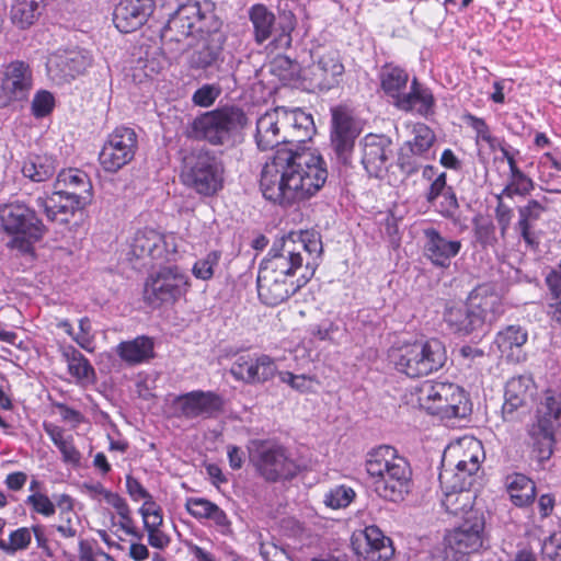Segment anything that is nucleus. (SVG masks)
I'll return each mask as SVG.
<instances>
[{"label": "nucleus", "instance_id": "f257e3e1", "mask_svg": "<svg viewBox=\"0 0 561 561\" xmlns=\"http://www.w3.org/2000/svg\"><path fill=\"white\" fill-rule=\"evenodd\" d=\"M328 180L327 163L311 150L278 149L261 172L263 196L284 207L314 196Z\"/></svg>", "mask_w": 561, "mask_h": 561}, {"label": "nucleus", "instance_id": "f03ea898", "mask_svg": "<svg viewBox=\"0 0 561 561\" xmlns=\"http://www.w3.org/2000/svg\"><path fill=\"white\" fill-rule=\"evenodd\" d=\"M504 312L503 297L495 285L481 284L469 293L463 305H447L444 321L455 334L468 336L490 330Z\"/></svg>", "mask_w": 561, "mask_h": 561}, {"label": "nucleus", "instance_id": "7ed1b4c3", "mask_svg": "<svg viewBox=\"0 0 561 561\" xmlns=\"http://www.w3.org/2000/svg\"><path fill=\"white\" fill-rule=\"evenodd\" d=\"M91 198L92 184L89 175L79 169H68L58 173L54 192L35 198V206L45 214L47 220L67 224Z\"/></svg>", "mask_w": 561, "mask_h": 561}, {"label": "nucleus", "instance_id": "20e7f679", "mask_svg": "<svg viewBox=\"0 0 561 561\" xmlns=\"http://www.w3.org/2000/svg\"><path fill=\"white\" fill-rule=\"evenodd\" d=\"M365 467L374 479L376 493L391 502H399L409 494L412 485V470L405 457L388 445L371 449L366 455Z\"/></svg>", "mask_w": 561, "mask_h": 561}, {"label": "nucleus", "instance_id": "39448f33", "mask_svg": "<svg viewBox=\"0 0 561 561\" xmlns=\"http://www.w3.org/2000/svg\"><path fill=\"white\" fill-rule=\"evenodd\" d=\"M248 124L244 111L236 105H224L196 116L186 128L188 138L211 146L232 147Z\"/></svg>", "mask_w": 561, "mask_h": 561}, {"label": "nucleus", "instance_id": "423d86ee", "mask_svg": "<svg viewBox=\"0 0 561 561\" xmlns=\"http://www.w3.org/2000/svg\"><path fill=\"white\" fill-rule=\"evenodd\" d=\"M388 358L400 374L420 378L439 370L447 360V352L440 340L421 339L392 346Z\"/></svg>", "mask_w": 561, "mask_h": 561}, {"label": "nucleus", "instance_id": "0eeeda50", "mask_svg": "<svg viewBox=\"0 0 561 561\" xmlns=\"http://www.w3.org/2000/svg\"><path fill=\"white\" fill-rule=\"evenodd\" d=\"M215 9L216 4L211 0L190 1L180 5L169 18L161 37L181 42L195 33L203 35L205 30L221 28L222 22Z\"/></svg>", "mask_w": 561, "mask_h": 561}, {"label": "nucleus", "instance_id": "6e6552de", "mask_svg": "<svg viewBox=\"0 0 561 561\" xmlns=\"http://www.w3.org/2000/svg\"><path fill=\"white\" fill-rule=\"evenodd\" d=\"M0 225L14 236L8 247L23 254L33 252V244L45 234V226L34 209L23 203H11L0 207Z\"/></svg>", "mask_w": 561, "mask_h": 561}, {"label": "nucleus", "instance_id": "1a4fd4ad", "mask_svg": "<svg viewBox=\"0 0 561 561\" xmlns=\"http://www.w3.org/2000/svg\"><path fill=\"white\" fill-rule=\"evenodd\" d=\"M417 393L420 405L440 419L466 417L471 412L465 391L455 383L425 381Z\"/></svg>", "mask_w": 561, "mask_h": 561}, {"label": "nucleus", "instance_id": "9d476101", "mask_svg": "<svg viewBox=\"0 0 561 561\" xmlns=\"http://www.w3.org/2000/svg\"><path fill=\"white\" fill-rule=\"evenodd\" d=\"M249 19L257 45L264 44L274 35L272 44L275 48L287 49L291 46V33L297 25L296 16L291 11H283L276 23L275 14L266 5L256 3L249 9Z\"/></svg>", "mask_w": 561, "mask_h": 561}, {"label": "nucleus", "instance_id": "9b49d317", "mask_svg": "<svg viewBox=\"0 0 561 561\" xmlns=\"http://www.w3.org/2000/svg\"><path fill=\"white\" fill-rule=\"evenodd\" d=\"M184 185L199 195L213 196L224 185L222 163L209 151H199L184 159Z\"/></svg>", "mask_w": 561, "mask_h": 561}, {"label": "nucleus", "instance_id": "f8f14e48", "mask_svg": "<svg viewBox=\"0 0 561 561\" xmlns=\"http://www.w3.org/2000/svg\"><path fill=\"white\" fill-rule=\"evenodd\" d=\"M187 287V276L178 266H164L147 278L144 298L152 307L173 304L186 293Z\"/></svg>", "mask_w": 561, "mask_h": 561}, {"label": "nucleus", "instance_id": "ddd939ff", "mask_svg": "<svg viewBox=\"0 0 561 561\" xmlns=\"http://www.w3.org/2000/svg\"><path fill=\"white\" fill-rule=\"evenodd\" d=\"M250 460L257 472L271 482L291 479L298 471L297 465L286 455L285 449L268 442L254 443L250 450Z\"/></svg>", "mask_w": 561, "mask_h": 561}, {"label": "nucleus", "instance_id": "4468645a", "mask_svg": "<svg viewBox=\"0 0 561 561\" xmlns=\"http://www.w3.org/2000/svg\"><path fill=\"white\" fill-rule=\"evenodd\" d=\"M484 516L481 511L469 512L461 523L445 536L447 554L458 561L467 554L479 551L483 542Z\"/></svg>", "mask_w": 561, "mask_h": 561}, {"label": "nucleus", "instance_id": "2eb2a0df", "mask_svg": "<svg viewBox=\"0 0 561 561\" xmlns=\"http://www.w3.org/2000/svg\"><path fill=\"white\" fill-rule=\"evenodd\" d=\"M136 149L135 130L125 126L116 127L100 151V164L106 172L115 173L133 160Z\"/></svg>", "mask_w": 561, "mask_h": 561}, {"label": "nucleus", "instance_id": "dca6fc26", "mask_svg": "<svg viewBox=\"0 0 561 561\" xmlns=\"http://www.w3.org/2000/svg\"><path fill=\"white\" fill-rule=\"evenodd\" d=\"M304 248L302 243H294L293 238L283 237L276 240L261 262L259 271L294 279L296 271L302 266Z\"/></svg>", "mask_w": 561, "mask_h": 561}, {"label": "nucleus", "instance_id": "f3484780", "mask_svg": "<svg viewBox=\"0 0 561 561\" xmlns=\"http://www.w3.org/2000/svg\"><path fill=\"white\" fill-rule=\"evenodd\" d=\"M363 168L370 178L382 179L391 165L393 142L382 134H367L359 141Z\"/></svg>", "mask_w": 561, "mask_h": 561}, {"label": "nucleus", "instance_id": "a211bd4d", "mask_svg": "<svg viewBox=\"0 0 561 561\" xmlns=\"http://www.w3.org/2000/svg\"><path fill=\"white\" fill-rule=\"evenodd\" d=\"M224 398L214 391L194 390L176 396L172 401L175 415L186 420L211 419L224 409Z\"/></svg>", "mask_w": 561, "mask_h": 561}, {"label": "nucleus", "instance_id": "6ab92c4d", "mask_svg": "<svg viewBox=\"0 0 561 561\" xmlns=\"http://www.w3.org/2000/svg\"><path fill=\"white\" fill-rule=\"evenodd\" d=\"M230 375L247 385H262L275 377L277 365L266 354H240L229 369Z\"/></svg>", "mask_w": 561, "mask_h": 561}, {"label": "nucleus", "instance_id": "aec40b11", "mask_svg": "<svg viewBox=\"0 0 561 561\" xmlns=\"http://www.w3.org/2000/svg\"><path fill=\"white\" fill-rule=\"evenodd\" d=\"M32 85L33 75L28 64L15 60L7 65L0 81V108L27 99Z\"/></svg>", "mask_w": 561, "mask_h": 561}, {"label": "nucleus", "instance_id": "412c9836", "mask_svg": "<svg viewBox=\"0 0 561 561\" xmlns=\"http://www.w3.org/2000/svg\"><path fill=\"white\" fill-rule=\"evenodd\" d=\"M313 275V271L309 275H301L296 279H290L285 276H276L275 274H268L259 271L257 274V294L260 300L267 306H277L286 301L289 297L296 294L301 287H304L310 277Z\"/></svg>", "mask_w": 561, "mask_h": 561}, {"label": "nucleus", "instance_id": "4be33fe9", "mask_svg": "<svg viewBox=\"0 0 561 561\" xmlns=\"http://www.w3.org/2000/svg\"><path fill=\"white\" fill-rule=\"evenodd\" d=\"M225 35L220 28L205 30L201 41L188 57V67L193 70L207 71L219 69L224 62Z\"/></svg>", "mask_w": 561, "mask_h": 561}, {"label": "nucleus", "instance_id": "5701e85b", "mask_svg": "<svg viewBox=\"0 0 561 561\" xmlns=\"http://www.w3.org/2000/svg\"><path fill=\"white\" fill-rule=\"evenodd\" d=\"M93 64L92 54L78 48L53 56L47 61V71L57 83L68 82L77 76L83 75Z\"/></svg>", "mask_w": 561, "mask_h": 561}, {"label": "nucleus", "instance_id": "b1692460", "mask_svg": "<svg viewBox=\"0 0 561 561\" xmlns=\"http://www.w3.org/2000/svg\"><path fill=\"white\" fill-rule=\"evenodd\" d=\"M358 133L354 118L345 110L332 111L331 146L343 164L351 160Z\"/></svg>", "mask_w": 561, "mask_h": 561}, {"label": "nucleus", "instance_id": "393cba45", "mask_svg": "<svg viewBox=\"0 0 561 561\" xmlns=\"http://www.w3.org/2000/svg\"><path fill=\"white\" fill-rule=\"evenodd\" d=\"M461 248L460 240L448 239L433 227L423 230V254L436 267L447 268Z\"/></svg>", "mask_w": 561, "mask_h": 561}, {"label": "nucleus", "instance_id": "a878e982", "mask_svg": "<svg viewBox=\"0 0 561 561\" xmlns=\"http://www.w3.org/2000/svg\"><path fill=\"white\" fill-rule=\"evenodd\" d=\"M154 9L153 0H121L113 13V22L122 33H131L141 27Z\"/></svg>", "mask_w": 561, "mask_h": 561}, {"label": "nucleus", "instance_id": "bb28decb", "mask_svg": "<svg viewBox=\"0 0 561 561\" xmlns=\"http://www.w3.org/2000/svg\"><path fill=\"white\" fill-rule=\"evenodd\" d=\"M310 84L321 92L337 87L344 75V65L336 50H329L321 55L310 70Z\"/></svg>", "mask_w": 561, "mask_h": 561}, {"label": "nucleus", "instance_id": "cd10ccee", "mask_svg": "<svg viewBox=\"0 0 561 561\" xmlns=\"http://www.w3.org/2000/svg\"><path fill=\"white\" fill-rule=\"evenodd\" d=\"M285 107L279 106L262 114L256 121L255 142L262 151L286 144L284 137Z\"/></svg>", "mask_w": 561, "mask_h": 561}, {"label": "nucleus", "instance_id": "c85d7f7f", "mask_svg": "<svg viewBox=\"0 0 561 561\" xmlns=\"http://www.w3.org/2000/svg\"><path fill=\"white\" fill-rule=\"evenodd\" d=\"M536 387L533 378L520 375L511 378L505 386V401L502 412L505 420H514L515 413L531 401Z\"/></svg>", "mask_w": 561, "mask_h": 561}, {"label": "nucleus", "instance_id": "c756f323", "mask_svg": "<svg viewBox=\"0 0 561 561\" xmlns=\"http://www.w3.org/2000/svg\"><path fill=\"white\" fill-rule=\"evenodd\" d=\"M531 439V457L539 469H546L554 448V426L547 419H537L528 430Z\"/></svg>", "mask_w": 561, "mask_h": 561}, {"label": "nucleus", "instance_id": "7c9ffc66", "mask_svg": "<svg viewBox=\"0 0 561 561\" xmlns=\"http://www.w3.org/2000/svg\"><path fill=\"white\" fill-rule=\"evenodd\" d=\"M356 551L367 561H387L394 552L390 538L376 526L366 527L356 539Z\"/></svg>", "mask_w": 561, "mask_h": 561}, {"label": "nucleus", "instance_id": "2f4dec72", "mask_svg": "<svg viewBox=\"0 0 561 561\" xmlns=\"http://www.w3.org/2000/svg\"><path fill=\"white\" fill-rule=\"evenodd\" d=\"M436 100L432 90L413 78L403 96L396 102V107L403 112L415 111L419 115L427 118L435 113Z\"/></svg>", "mask_w": 561, "mask_h": 561}, {"label": "nucleus", "instance_id": "473e14b6", "mask_svg": "<svg viewBox=\"0 0 561 561\" xmlns=\"http://www.w3.org/2000/svg\"><path fill=\"white\" fill-rule=\"evenodd\" d=\"M484 459L482 443L474 438H463L458 445L448 448L443 459V467L447 465L469 467L471 470H480Z\"/></svg>", "mask_w": 561, "mask_h": 561}, {"label": "nucleus", "instance_id": "72a5a7b5", "mask_svg": "<svg viewBox=\"0 0 561 561\" xmlns=\"http://www.w3.org/2000/svg\"><path fill=\"white\" fill-rule=\"evenodd\" d=\"M129 254L136 259H161L165 252L164 237L156 229H138L130 241Z\"/></svg>", "mask_w": 561, "mask_h": 561}, {"label": "nucleus", "instance_id": "f704fd0d", "mask_svg": "<svg viewBox=\"0 0 561 561\" xmlns=\"http://www.w3.org/2000/svg\"><path fill=\"white\" fill-rule=\"evenodd\" d=\"M284 137L286 144H305L316 134V126L311 114L301 108L288 110L285 107Z\"/></svg>", "mask_w": 561, "mask_h": 561}, {"label": "nucleus", "instance_id": "c9c22d12", "mask_svg": "<svg viewBox=\"0 0 561 561\" xmlns=\"http://www.w3.org/2000/svg\"><path fill=\"white\" fill-rule=\"evenodd\" d=\"M379 80L381 90L396 106V102L407 92L409 73L399 66L386 64L379 71Z\"/></svg>", "mask_w": 561, "mask_h": 561}, {"label": "nucleus", "instance_id": "e433bc0d", "mask_svg": "<svg viewBox=\"0 0 561 561\" xmlns=\"http://www.w3.org/2000/svg\"><path fill=\"white\" fill-rule=\"evenodd\" d=\"M505 489L511 502L517 507H526L534 503L536 497L535 482L527 476L518 472L505 478Z\"/></svg>", "mask_w": 561, "mask_h": 561}, {"label": "nucleus", "instance_id": "4c0bfd02", "mask_svg": "<svg viewBox=\"0 0 561 561\" xmlns=\"http://www.w3.org/2000/svg\"><path fill=\"white\" fill-rule=\"evenodd\" d=\"M44 430L60 451L62 461L67 465H71L72 467L80 466L81 453L75 446L73 436L71 434H67L62 427L51 423H45Z\"/></svg>", "mask_w": 561, "mask_h": 561}, {"label": "nucleus", "instance_id": "58836bf2", "mask_svg": "<svg viewBox=\"0 0 561 561\" xmlns=\"http://www.w3.org/2000/svg\"><path fill=\"white\" fill-rule=\"evenodd\" d=\"M528 340L527 331L520 325H507L497 332L494 344L503 356L519 359L520 348Z\"/></svg>", "mask_w": 561, "mask_h": 561}, {"label": "nucleus", "instance_id": "ea45409f", "mask_svg": "<svg viewBox=\"0 0 561 561\" xmlns=\"http://www.w3.org/2000/svg\"><path fill=\"white\" fill-rule=\"evenodd\" d=\"M518 221L516 228L520 237L530 247L538 244L537 238L533 232V225L540 219L546 211V207L537 199H530L524 206L518 207Z\"/></svg>", "mask_w": 561, "mask_h": 561}, {"label": "nucleus", "instance_id": "a19ab883", "mask_svg": "<svg viewBox=\"0 0 561 561\" xmlns=\"http://www.w3.org/2000/svg\"><path fill=\"white\" fill-rule=\"evenodd\" d=\"M61 355L67 363L68 373L78 383L92 382L95 371L89 359L72 345L61 347Z\"/></svg>", "mask_w": 561, "mask_h": 561}, {"label": "nucleus", "instance_id": "79ce46f5", "mask_svg": "<svg viewBox=\"0 0 561 561\" xmlns=\"http://www.w3.org/2000/svg\"><path fill=\"white\" fill-rule=\"evenodd\" d=\"M442 506L448 514L454 516L468 517L469 512L479 511L474 508L476 492L472 490H442Z\"/></svg>", "mask_w": 561, "mask_h": 561}, {"label": "nucleus", "instance_id": "37998d69", "mask_svg": "<svg viewBox=\"0 0 561 561\" xmlns=\"http://www.w3.org/2000/svg\"><path fill=\"white\" fill-rule=\"evenodd\" d=\"M117 355L129 365H137L153 357V342L147 336H137L131 341L121 342Z\"/></svg>", "mask_w": 561, "mask_h": 561}, {"label": "nucleus", "instance_id": "c03bdc74", "mask_svg": "<svg viewBox=\"0 0 561 561\" xmlns=\"http://www.w3.org/2000/svg\"><path fill=\"white\" fill-rule=\"evenodd\" d=\"M46 0H14L10 18L14 25L24 30L33 25L42 15Z\"/></svg>", "mask_w": 561, "mask_h": 561}, {"label": "nucleus", "instance_id": "a18cd8bd", "mask_svg": "<svg viewBox=\"0 0 561 561\" xmlns=\"http://www.w3.org/2000/svg\"><path fill=\"white\" fill-rule=\"evenodd\" d=\"M453 469L443 467L439 472L442 490H471L478 479L479 470L469 467L453 466Z\"/></svg>", "mask_w": 561, "mask_h": 561}, {"label": "nucleus", "instance_id": "49530a36", "mask_svg": "<svg viewBox=\"0 0 561 561\" xmlns=\"http://www.w3.org/2000/svg\"><path fill=\"white\" fill-rule=\"evenodd\" d=\"M55 159L47 154H30L23 162L22 173L33 182H45L56 172Z\"/></svg>", "mask_w": 561, "mask_h": 561}, {"label": "nucleus", "instance_id": "de8ad7c7", "mask_svg": "<svg viewBox=\"0 0 561 561\" xmlns=\"http://www.w3.org/2000/svg\"><path fill=\"white\" fill-rule=\"evenodd\" d=\"M534 188L535 182L519 169L508 173L507 182L500 195L511 199L515 196L526 197Z\"/></svg>", "mask_w": 561, "mask_h": 561}, {"label": "nucleus", "instance_id": "09e8293b", "mask_svg": "<svg viewBox=\"0 0 561 561\" xmlns=\"http://www.w3.org/2000/svg\"><path fill=\"white\" fill-rule=\"evenodd\" d=\"M412 134L413 138L405 141L403 146L424 157L436 139L434 131L427 125L417 123L413 126Z\"/></svg>", "mask_w": 561, "mask_h": 561}, {"label": "nucleus", "instance_id": "8fccbe9b", "mask_svg": "<svg viewBox=\"0 0 561 561\" xmlns=\"http://www.w3.org/2000/svg\"><path fill=\"white\" fill-rule=\"evenodd\" d=\"M221 251L213 250L208 252L204 257L197 260L193 265V275L202 280H208L215 275V271L221 260Z\"/></svg>", "mask_w": 561, "mask_h": 561}, {"label": "nucleus", "instance_id": "3c124183", "mask_svg": "<svg viewBox=\"0 0 561 561\" xmlns=\"http://www.w3.org/2000/svg\"><path fill=\"white\" fill-rule=\"evenodd\" d=\"M32 541V527H20L9 535V541H0V549L12 554L28 548Z\"/></svg>", "mask_w": 561, "mask_h": 561}, {"label": "nucleus", "instance_id": "603ef678", "mask_svg": "<svg viewBox=\"0 0 561 561\" xmlns=\"http://www.w3.org/2000/svg\"><path fill=\"white\" fill-rule=\"evenodd\" d=\"M466 122L474 130L477 142L484 141L491 150H496L501 140L493 136L489 125L483 118L469 114L466 116Z\"/></svg>", "mask_w": 561, "mask_h": 561}, {"label": "nucleus", "instance_id": "864d4df0", "mask_svg": "<svg viewBox=\"0 0 561 561\" xmlns=\"http://www.w3.org/2000/svg\"><path fill=\"white\" fill-rule=\"evenodd\" d=\"M355 497V491L351 486L336 485L324 495V504L333 510L345 508Z\"/></svg>", "mask_w": 561, "mask_h": 561}, {"label": "nucleus", "instance_id": "5fc2aeb1", "mask_svg": "<svg viewBox=\"0 0 561 561\" xmlns=\"http://www.w3.org/2000/svg\"><path fill=\"white\" fill-rule=\"evenodd\" d=\"M421 158L423 156L412 152L402 145L398 153L397 165L405 178H410L422 168Z\"/></svg>", "mask_w": 561, "mask_h": 561}, {"label": "nucleus", "instance_id": "6e6d98bb", "mask_svg": "<svg viewBox=\"0 0 561 561\" xmlns=\"http://www.w3.org/2000/svg\"><path fill=\"white\" fill-rule=\"evenodd\" d=\"M55 107V98L47 90H39L34 94L31 111L36 118H42L51 113Z\"/></svg>", "mask_w": 561, "mask_h": 561}, {"label": "nucleus", "instance_id": "4d7b16f0", "mask_svg": "<svg viewBox=\"0 0 561 561\" xmlns=\"http://www.w3.org/2000/svg\"><path fill=\"white\" fill-rule=\"evenodd\" d=\"M546 284L549 288L547 313L552 320L561 322V287L553 277L546 278Z\"/></svg>", "mask_w": 561, "mask_h": 561}, {"label": "nucleus", "instance_id": "13d9d810", "mask_svg": "<svg viewBox=\"0 0 561 561\" xmlns=\"http://www.w3.org/2000/svg\"><path fill=\"white\" fill-rule=\"evenodd\" d=\"M25 503L32 507V511L45 517H50L56 513L55 503L43 492L31 493Z\"/></svg>", "mask_w": 561, "mask_h": 561}, {"label": "nucleus", "instance_id": "bf43d9fd", "mask_svg": "<svg viewBox=\"0 0 561 561\" xmlns=\"http://www.w3.org/2000/svg\"><path fill=\"white\" fill-rule=\"evenodd\" d=\"M221 94V88L218 84H203L192 95V102L196 106L209 107Z\"/></svg>", "mask_w": 561, "mask_h": 561}, {"label": "nucleus", "instance_id": "052dcab7", "mask_svg": "<svg viewBox=\"0 0 561 561\" xmlns=\"http://www.w3.org/2000/svg\"><path fill=\"white\" fill-rule=\"evenodd\" d=\"M474 237L482 247H493L497 239L495 226L491 220H481L474 222Z\"/></svg>", "mask_w": 561, "mask_h": 561}, {"label": "nucleus", "instance_id": "680f3d73", "mask_svg": "<svg viewBox=\"0 0 561 561\" xmlns=\"http://www.w3.org/2000/svg\"><path fill=\"white\" fill-rule=\"evenodd\" d=\"M60 523L56 526V530L62 538H75L78 534L79 519L75 512L62 511L59 513Z\"/></svg>", "mask_w": 561, "mask_h": 561}, {"label": "nucleus", "instance_id": "e2e57ef3", "mask_svg": "<svg viewBox=\"0 0 561 561\" xmlns=\"http://www.w3.org/2000/svg\"><path fill=\"white\" fill-rule=\"evenodd\" d=\"M215 503L203 497H190L185 503V507L190 515L197 519H207Z\"/></svg>", "mask_w": 561, "mask_h": 561}, {"label": "nucleus", "instance_id": "0e129e2a", "mask_svg": "<svg viewBox=\"0 0 561 561\" xmlns=\"http://www.w3.org/2000/svg\"><path fill=\"white\" fill-rule=\"evenodd\" d=\"M541 553L546 560L561 561V531H556L543 540Z\"/></svg>", "mask_w": 561, "mask_h": 561}, {"label": "nucleus", "instance_id": "69168bd1", "mask_svg": "<svg viewBox=\"0 0 561 561\" xmlns=\"http://www.w3.org/2000/svg\"><path fill=\"white\" fill-rule=\"evenodd\" d=\"M497 204L495 207V218L501 229V236L504 237L511 226L513 209L503 202L504 196L495 195Z\"/></svg>", "mask_w": 561, "mask_h": 561}, {"label": "nucleus", "instance_id": "338daca9", "mask_svg": "<svg viewBox=\"0 0 561 561\" xmlns=\"http://www.w3.org/2000/svg\"><path fill=\"white\" fill-rule=\"evenodd\" d=\"M561 416V402L553 396H548L542 403V408L538 410L537 419H547L551 424Z\"/></svg>", "mask_w": 561, "mask_h": 561}, {"label": "nucleus", "instance_id": "774afa93", "mask_svg": "<svg viewBox=\"0 0 561 561\" xmlns=\"http://www.w3.org/2000/svg\"><path fill=\"white\" fill-rule=\"evenodd\" d=\"M442 196L443 201L439 204V214L447 219H454L459 204L453 187H448Z\"/></svg>", "mask_w": 561, "mask_h": 561}]
</instances>
